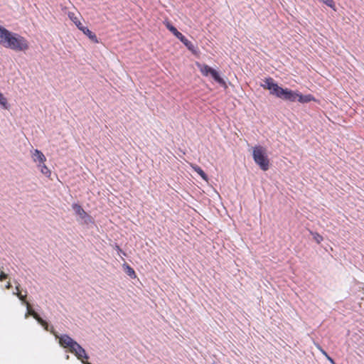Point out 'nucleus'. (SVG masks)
<instances>
[{"instance_id":"obj_1","label":"nucleus","mask_w":364,"mask_h":364,"mask_svg":"<svg viewBox=\"0 0 364 364\" xmlns=\"http://www.w3.org/2000/svg\"><path fill=\"white\" fill-rule=\"evenodd\" d=\"M32 316L37 322L44 328L46 331H50L56 338H59V343L63 348L69 349V351L73 353L79 360H88L89 355L85 350L74 339H73L68 334H63L58 336L54 330V328L46 320H44L40 315L34 310L29 311V307L27 306V311L24 315L25 318H28Z\"/></svg>"},{"instance_id":"obj_2","label":"nucleus","mask_w":364,"mask_h":364,"mask_svg":"<svg viewBox=\"0 0 364 364\" xmlns=\"http://www.w3.org/2000/svg\"><path fill=\"white\" fill-rule=\"evenodd\" d=\"M265 90L269 91V94L276 96L285 101L291 102H299L301 104L310 102L311 101L315 102V97L311 95H302L297 90H292L287 87H282L278 85L277 82L271 77L264 78V83L261 84Z\"/></svg>"},{"instance_id":"obj_3","label":"nucleus","mask_w":364,"mask_h":364,"mask_svg":"<svg viewBox=\"0 0 364 364\" xmlns=\"http://www.w3.org/2000/svg\"><path fill=\"white\" fill-rule=\"evenodd\" d=\"M0 44L16 52H25L29 48V43L26 38L2 26H0Z\"/></svg>"},{"instance_id":"obj_4","label":"nucleus","mask_w":364,"mask_h":364,"mask_svg":"<svg viewBox=\"0 0 364 364\" xmlns=\"http://www.w3.org/2000/svg\"><path fill=\"white\" fill-rule=\"evenodd\" d=\"M254 161L262 171H267L269 168V160L266 150L262 146H255L252 151Z\"/></svg>"},{"instance_id":"obj_5","label":"nucleus","mask_w":364,"mask_h":364,"mask_svg":"<svg viewBox=\"0 0 364 364\" xmlns=\"http://www.w3.org/2000/svg\"><path fill=\"white\" fill-rule=\"evenodd\" d=\"M72 208L75 214L78 216L77 220L82 225L93 224L95 223L93 218L84 210L82 206L78 203H73Z\"/></svg>"},{"instance_id":"obj_6","label":"nucleus","mask_w":364,"mask_h":364,"mask_svg":"<svg viewBox=\"0 0 364 364\" xmlns=\"http://www.w3.org/2000/svg\"><path fill=\"white\" fill-rule=\"evenodd\" d=\"M73 21L75 23L77 28L80 30L84 34H85L92 41L95 43L98 42L97 37L95 33L91 31L87 27L84 26L82 23H80V21L75 20H73Z\"/></svg>"},{"instance_id":"obj_7","label":"nucleus","mask_w":364,"mask_h":364,"mask_svg":"<svg viewBox=\"0 0 364 364\" xmlns=\"http://www.w3.org/2000/svg\"><path fill=\"white\" fill-rule=\"evenodd\" d=\"M178 39L191 51L193 54L196 55L198 53L197 48L194 44L190 41L184 35L181 34Z\"/></svg>"},{"instance_id":"obj_8","label":"nucleus","mask_w":364,"mask_h":364,"mask_svg":"<svg viewBox=\"0 0 364 364\" xmlns=\"http://www.w3.org/2000/svg\"><path fill=\"white\" fill-rule=\"evenodd\" d=\"M210 76L214 80V81H215L220 85L223 86L225 87H227L225 81L220 76L219 72L217 71L215 69H212V70L210 73Z\"/></svg>"},{"instance_id":"obj_9","label":"nucleus","mask_w":364,"mask_h":364,"mask_svg":"<svg viewBox=\"0 0 364 364\" xmlns=\"http://www.w3.org/2000/svg\"><path fill=\"white\" fill-rule=\"evenodd\" d=\"M32 158L35 162H38V164H43V163L46 160V156L43 155V154L38 149H35L32 155Z\"/></svg>"},{"instance_id":"obj_10","label":"nucleus","mask_w":364,"mask_h":364,"mask_svg":"<svg viewBox=\"0 0 364 364\" xmlns=\"http://www.w3.org/2000/svg\"><path fill=\"white\" fill-rule=\"evenodd\" d=\"M196 65L197 67L199 68L201 74L203 75V76H209L210 75V71L212 70L213 68L206 65V64H200L199 63H196Z\"/></svg>"},{"instance_id":"obj_11","label":"nucleus","mask_w":364,"mask_h":364,"mask_svg":"<svg viewBox=\"0 0 364 364\" xmlns=\"http://www.w3.org/2000/svg\"><path fill=\"white\" fill-rule=\"evenodd\" d=\"M122 267H123L124 272H126V274L128 276H129L131 278H135L136 277L134 269L127 262L123 264Z\"/></svg>"},{"instance_id":"obj_12","label":"nucleus","mask_w":364,"mask_h":364,"mask_svg":"<svg viewBox=\"0 0 364 364\" xmlns=\"http://www.w3.org/2000/svg\"><path fill=\"white\" fill-rule=\"evenodd\" d=\"M193 169L195 172H196L203 180L208 181V175L205 173V171L198 165L192 166Z\"/></svg>"},{"instance_id":"obj_13","label":"nucleus","mask_w":364,"mask_h":364,"mask_svg":"<svg viewBox=\"0 0 364 364\" xmlns=\"http://www.w3.org/2000/svg\"><path fill=\"white\" fill-rule=\"evenodd\" d=\"M0 105L4 109H7L9 108L7 99L4 96V95L1 92H0Z\"/></svg>"},{"instance_id":"obj_14","label":"nucleus","mask_w":364,"mask_h":364,"mask_svg":"<svg viewBox=\"0 0 364 364\" xmlns=\"http://www.w3.org/2000/svg\"><path fill=\"white\" fill-rule=\"evenodd\" d=\"M38 167L40 168L41 169V171L43 174H44L45 176H49L50 174V171L48 169V168L45 165V164L43 163V164H38Z\"/></svg>"},{"instance_id":"obj_15","label":"nucleus","mask_w":364,"mask_h":364,"mask_svg":"<svg viewBox=\"0 0 364 364\" xmlns=\"http://www.w3.org/2000/svg\"><path fill=\"white\" fill-rule=\"evenodd\" d=\"M319 1L323 2L328 7L331 8L334 11H336V4L333 0H318Z\"/></svg>"},{"instance_id":"obj_16","label":"nucleus","mask_w":364,"mask_h":364,"mask_svg":"<svg viewBox=\"0 0 364 364\" xmlns=\"http://www.w3.org/2000/svg\"><path fill=\"white\" fill-rule=\"evenodd\" d=\"M164 24L165 25L166 28L171 33L173 32L174 30L176 29V28L168 21H165L164 22Z\"/></svg>"},{"instance_id":"obj_17","label":"nucleus","mask_w":364,"mask_h":364,"mask_svg":"<svg viewBox=\"0 0 364 364\" xmlns=\"http://www.w3.org/2000/svg\"><path fill=\"white\" fill-rule=\"evenodd\" d=\"M311 235H313L314 240L318 243H321V241H323V237L318 234V232H311Z\"/></svg>"},{"instance_id":"obj_18","label":"nucleus","mask_w":364,"mask_h":364,"mask_svg":"<svg viewBox=\"0 0 364 364\" xmlns=\"http://www.w3.org/2000/svg\"><path fill=\"white\" fill-rule=\"evenodd\" d=\"M320 350L321 353L325 355L326 359L331 363V364H336L335 360L322 348H320Z\"/></svg>"},{"instance_id":"obj_19","label":"nucleus","mask_w":364,"mask_h":364,"mask_svg":"<svg viewBox=\"0 0 364 364\" xmlns=\"http://www.w3.org/2000/svg\"><path fill=\"white\" fill-rule=\"evenodd\" d=\"M116 250L119 255L127 256V254L118 245H116Z\"/></svg>"},{"instance_id":"obj_20","label":"nucleus","mask_w":364,"mask_h":364,"mask_svg":"<svg viewBox=\"0 0 364 364\" xmlns=\"http://www.w3.org/2000/svg\"><path fill=\"white\" fill-rule=\"evenodd\" d=\"M171 33L176 37L177 38L182 34L181 32H179L177 28L174 30L173 32H171Z\"/></svg>"},{"instance_id":"obj_21","label":"nucleus","mask_w":364,"mask_h":364,"mask_svg":"<svg viewBox=\"0 0 364 364\" xmlns=\"http://www.w3.org/2000/svg\"><path fill=\"white\" fill-rule=\"evenodd\" d=\"M7 277H8V276H7V274H5V273H4L3 272H1L0 273V282H1V281H3V280L6 279L7 278Z\"/></svg>"},{"instance_id":"obj_22","label":"nucleus","mask_w":364,"mask_h":364,"mask_svg":"<svg viewBox=\"0 0 364 364\" xmlns=\"http://www.w3.org/2000/svg\"><path fill=\"white\" fill-rule=\"evenodd\" d=\"M17 296H18V297L19 298L20 300L24 301L26 295H23L22 294L18 293V294H17Z\"/></svg>"},{"instance_id":"obj_23","label":"nucleus","mask_w":364,"mask_h":364,"mask_svg":"<svg viewBox=\"0 0 364 364\" xmlns=\"http://www.w3.org/2000/svg\"><path fill=\"white\" fill-rule=\"evenodd\" d=\"M11 284H10V283H8V284L6 286V287L7 289H9V288L11 287Z\"/></svg>"},{"instance_id":"obj_24","label":"nucleus","mask_w":364,"mask_h":364,"mask_svg":"<svg viewBox=\"0 0 364 364\" xmlns=\"http://www.w3.org/2000/svg\"><path fill=\"white\" fill-rule=\"evenodd\" d=\"M69 358H70L69 355H65V359H66V360H68Z\"/></svg>"},{"instance_id":"obj_25","label":"nucleus","mask_w":364,"mask_h":364,"mask_svg":"<svg viewBox=\"0 0 364 364\" xmlns=\"http://www.w3.org/2000/svg\"><path fill=\"white\" fill-rule=\"evenodd\" d=\"M83 363H84V364H92V363H88V362H87V363H84V362H83Z\"/></svg>"}]
</instances>
